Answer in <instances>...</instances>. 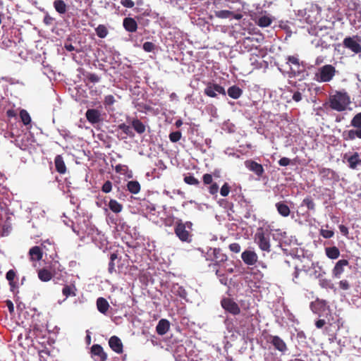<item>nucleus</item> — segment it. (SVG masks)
Instances as JSON below:
<instances>
[{"mask_svg": "<svg viewBox=\"0 0 361 361\" xmlns=\"http://www.w3.org/2000/svg\"><path fill=\"white\" fill-rule=\"evenodd\" d=\"M361 37L357 35L348 36L343 40V46L357 54L361 52Z\"/></svg>", "mask_w": 361, "mask_h": 361, "instance_id": "nucleus-5", "label": "nucleus"}, {"mask_svg": "<svg viewBox=\"0 0 361 361\" xmlns=\"http://www.w3.org/2000/svg\"><path fill=\"white\" fill-rule=\"evenodd\" d=\"M229 249L233 252L238 253L240 251V245L237 243H233L230 244Z\"/></svg>", "mask_w": 361, "mask_h": 361, "instance_id": "nucleus-56", "label": "nucleus"}, {"mask_svg": "<svg viewBox=\"0 0 361 361\" xmlns=\"http://www.w3.org/2000/svg\"><path fill=\"white\" fill-rule=\"evenodd\" d=\"M28 254L31 261H39L43 257L42 249L40 246H34L31 247Z\"/></svg>", "mask_w": 361, "mask_h": 361, "instance_id": "nucleus-19", "label": "nucleus"}, {"mask_svg": "<svg viewBox=\"0 0 361 361\" xmlns=\"http://www.w3.org/2000/svg\"><path fill=\"white\" fill-rule=\"evenodd\" d=\"M231 191V186L228 183H224L222 187L220 189V194L223 197H226L228 195Z\"/></svg>", "mask_w": 361, "mask_h": 361, "instance_id": "nucleus-46", "label": "nucleus"}, {"mask_svg": "<svg viewBox=\"0 0 361 361\" xmlns=\"http://www.w3.org/2000/svg\"><path fill=\"white\" fill-rule=\"evenodd\" d=\"M350 126L361 129V112L355 114L350 121Z\"/></svg>", "mask_w": 361, "mask_h": 361, "instance_id": "nucleus-36", "label": "nucleus"}, {"mask_svg": "<svg viewBox=\"0 0 361 361\" xmlns=\"http://www.w3.org/2000/svg\"><path fill=\"white\" fill-rule=\"evenodd\" d=\"M255 242L261 250L267 252H271L269 234H266L263 228H259L255 234Z\"/></svg>", "mask_w": 361, "mask_h": 361, "instance_id": "nucleus-4", "label": "nucleus"}, {"mask_svg": "<svg viewBox=\"0 0 361 361\" xmlns=\"http://www.w3.org/2000/svg\"><path fill=\"white\" fill-rule=\"evenodd\" d=\"M192 226L191 221L183 222L181 219H178L176 221L174 233L182 242H190L192 237L190 233L192 230Z\"/></svg>", "mask_w": 361, "mask_h": 361, "instance_id": "nucleus-2", "label": "nucleus"}, {"mask_svg": "<svg viewBox=\"0 0 361 361\" xmlns=\"http://www.w3.org/2000/svg\"><path fill=\"white\" fill-rule=\"evenodd\" d=\"M245 165L247 169L254 172L257 176H262L264 172L262 165L252 159L245 161Z\"/></svg>", "mask_w": 361, "mask_h": 361, "instance_id": "nucleus-14", "label": "nucleus"}, {"mask_svg": "<svg viewBox=\"0 0 361 361\" xmlns=\"http://www.w3.org/2000/svg\"><path fill=\"white\" fill-rule=\"evenodd\" d=\"M241 258L244 263L249 266L255 265L258 260L257 253L252 250H245L243 252Z\"/></svg>", "mask_w": 361, "mask_h": 361, "instance_id": "nucleus-12", "label": "nucleus"}, {"mask_svg": "<svg viewBox=\"0 0 361 361\" xmlns=\"http://www.w3.org/2000/svg\"><path fill=\"white\" fill-rule=\"evenodd\" d=\"M121 4L123 6L129 8H131L135 6V3L132 0H121Z\"/></svg>", "mask_w": 361, "mask_h": 361, "instance_id": "nucleus-57", "label": "nucleus"}, {"mask_svg": "<svg viewBox=\"0 0 361 361\" xmlns=\"http://www.w3.org/2000/svg\"><path fill=\"white\" fill-rule=\"evenodd\" d=\"M109 209L114 213H119L123 209V205L116 200L111 199L109 202Z\"/></svg>", "mask_w": 361, "mask_h": 361, "instance_id": "nucleus-33", "label": "nucleus"}, {"mask_svg": "<svg viewBox=\"0 0 361 361\" xmlns=\"http://www.w3.org/2000/svg\"><path fill=\"white\" fill-rule=\"evenodd\" d=\"M326 255L331 259H336L340 256V250L336 246L325 248Z\"/></svg>", "mask_w": 361, "mask_h": 361, "instance_id": "nucleus-27", "label": "nucleus"}, {"mask_svg": "<svg viewBox=\"0 0 361 361\" xmlns=\"http://www.w3.org/2000/svg\"><path fill=\"white\" fill-rule=\"evenodd\" d=\"M20 119L24 125L27 126L30 123L31 118H30V114H28V112L26 110H25V109L20 110Z\"/></svg>", "mask_w": 361, "mask_h": 361, "instance_id": "nucleus-37", "label": "nucleus"}, {"mask_svg": "<svg viewBox=\"0 0 361 361\" xmlns=\"http://www.w3.org/2000/svg\"><path fill=\"white\" fill-rule=\"evenodd\" d=\"M348 166L351 169H356L358 166H361V159L357 152L353 153L347 159Z\"/></svg>", "mask_w": 361, "mask_h": 361, "instance_id": "nucleus-23", "label": "nucleus"}, {"mask_svg": "<svg viewBox=\"0 0 361 361\" xmlns=\"http://www.w3.org/2000/svg\"><path fill=\"white\" fill-rule=\"evenodd\" d=\"M302 204L305 205L309 210H314L315 204L310 197L305 198L302 201Z\"/></svg>", "mask_w": 361, "mask_h": 361, "instance_id": "nucleus-43", "label": "nucleus"}, {"mask_svg": "<svg viewBox=\"0 0 361 361\" xmlns=\"http://www.w3.org/2000/svg\"><path fill=\"white\" fill-rule=\"evenodd\" d=\"M115 102L114 97L111 94L106 95L104 99V104L105 106H111Z\"/></svg>", "mask_w": 361, "mask_h": 361, "instance_id": "nucleus-52", "label": "nucleus"}, {"mask_svg": "<svg viewBox=\"0 0 361 361\" xmlns=\"http://www.w3.org/2000/svg\"><path fill=\"white\" fill-rule=\"evenodd\" d=\"M215 274L219 278V281L221 282V284H223V285L227 284L228 279L226 276V275L224 274V273H223L220 269H216Z\"/></svg>", "mask_w": 361, "mask_h": 361, "instance_id": "nucleus-44", "label": "nucleus"}, {"mask_svg": "<svg viewBox=\"0 0 361 361\" xmlns=\"http://www.w3.org/2000/svg\"><path fill=\"white\" fill-rule=\"evenodd\" d=\"M271 22H272V20L269 17H268L267 16H264L260 17L258 19L257 25L259 27H265L269 26L271 25Z\"/></svg>", "mask_w": 361, "mask_h": 361, "instance_id": "nucleus-35", "label": "nucleus"}, {"mask_svg": "<svg viewBox=\"0 0 361 361\" xmlns=\"http://www.w3.org/2000/svg\"><path fill=\"white\" fill-rule=\"evenodd\" d=\"M170 323L165 319H161L156 326V331L159 335H164L169 330Z\"/></svg>", "mask_w": 361, "mask_h": 361, "instance_id": "nucleus-21", "label": "nucleus"}, {"mask_svg": "<svg viewBox=\"0 0 361 361\" xmlns=\"http://www.w3.org/2000/svg\"><path fill=\"white\" fill-rule=\"evenodd\" d=\"M301 270L298 269L297 267H295V270L294 271V274H293V281L295 283H298V279L299 277V274L300 273Z\"/></svg>", "mask_w": 361, "mask_h": 361, "instance_id": "nucleus-63", "label": "nucleus"}, {"mask_svg": "<svg viewBox=\"0 0 361 361\" xmlns=\"http://www.w3.org/2000/svg\"><path fill=\"white\" fill-rule=\"evenodd\" d=\"M118 129L121 130L126 135L129 137H134V133L131 130L130 126L126 125V123H121L118 126Z\"/></svg>", "mask_w": 361, "mask_h": 361, "instance_id": "nucleus-38", "label": "nucleus"}, {"mask_svg": "<svg viewBox=\"0 0 361 361\" xmlns=\"http://www.w3.org/2000/svg\"><path fill=\"white\" fill-rule=\"evenodd\" d=\"M184 182L188 185L198 186L200 181L198 179L195 178L192 175L185 176Z\"/></svg>", "mask_w": 361, "mask_h": 361, "instance_id": "nucleus-39", "label": "nucleus"}, {"mask_svg": "<svg viewBox=\"0 0 361 361\" xmlns=\"http://www.w3.org/2000/svg\"><path fill=\"white\" fill-rule=\"evenodd\" d=\"M123 26L128 32H135L138 27L137 21L131 17H126L123 19Z\"/></svg>", "mask_w": 361, "mask_h": 361, "instance_id": "nucleus-16", "label": "nucleus"}, {"mask_svg": "<svg viewBox=\"0 0 361 361\" xmlns=\"http://www.w3.org/2000/svg\"><path fill=\"white\" fill-rule=\"evenodd\" d=\"M92 356L95 357V361H106L107 355L103 348L99 344H94L91 347Z\"/></svg>", "mask_w": 361, "mask_h": 361, "instance_id": "nucleus-13", "label": "nucleus"}, {"mask_svg": "<svg viewBox=\"0 0 361 361\" xmlns=\"http://www.w3.org/2000/svg\"><path fill=\"white\" fill-rule=\"evenodd\" d=\"M142 48L146 52H152L155 49V44L151 42H146L143 44Z\"/></svg>", "mask_w": 361, "mask_h": 361, "instance_id": "nucleus-50", "label": "nucleus"}, {"mask_svg": "<svg viewBox=\"0 0 361 361\" xmlns=\"http://www.w3.org/2000/svg\"><path fill=\"white\" fill-rule=\"evenodd\" d=\"M86 80L90 82H98L100 80V78L95 73H88L85 75Z\"/></svg>", "mask_w": 361, "mask_h": 361, "instance_id": "nucleus-47", "label": "nucleus"}, {"mask_svg": "<svg viewBox=\"0 0 361 361\" xmlns=\"http://www.w3.org/2000/svg\"><path fill=\"white\" fill-rule=\"evenodd\" d=\"M348 261L347 259H340L334 266L333 270H332V274L335 278L339 279L341 277V275L344 271V267L348 265Z\"/></svg>", "mask_w": 361, "mask_h": 361, "instance_id": "nucleus-17", "label": "nucleus"}, {"mask_svg": "<svg viewBox=\"0 0 361 361\" xmlns=\"http://www.w3.org/2000/svg\"><path fill=\"white\" fill-rule=\"evenodd\" d=\"M40 247L42 249L43 255L49 256V258L54 259L57 257V252L55 245L49 240L43 241Z\"/></svg>", "mask_w": 361, "mask_h": 361, "instance_id": "nucleus-9", "label": "nucleus"}, {"mask_svg": "<svg viewBox=\"0 0 361 361\" xmlns=\"http://www.w3.org/2000/svg\"><path fill=\"white\" fill-rule=\"evenodd\" d=\"M203 183L204 185H211L213 183L212 176L209 173H205L202 176Z\"/></svg>", "mask_w": 361, "mask_h": 361, "instance_id": "nucleus-54", "label": "nucleus"}, {"mask_svg": "<svg viewBox=\"0 0 361 361\" xmlns=\"http://www.w3.org/2000/svg\"><path fill=\"white\" fill-rule=\"evenodd\" d=\"M339 230L341 231V233L343 235H348V227H346L344 225H340L339 226Z\"/></svg>", "mask_w": 361, "mask_h": 361, "instance_id": "nucleus-64", "label": "nucleus"}, {"mask_svg": "<svg viewBox=\"0 0 361 361\" xmlns=\"http://www.w3.org/2000/svg\"><path fill=\"white\" fill-rule=\"evenodd\" d=\"M319 285L324 288H333L334 286L331 281L327 279H319Z\"/></svg>", "mask_w": 361, "mask_h": 361, "instance_id": "nucleus-48", "label": "nucleus"}, {"mask_svg": "<svg viewBox=\"0 0 361 361\" xmlns=\"http://www.w3.org/2000/svg\"><path fill=\"white\" fill-rule=\"evenodd\" d=\"M16 276V273L14 270L10 269L6 274V279L8 281L9 286L11 290L17 287L16 282L14 281V279Z\"/></svg>", "mask_w": 361, "mask_h": 361, "instance_id": "nucleus-31", "label": "nucleus"}, {"mask_svg": "<svg viewBox=\"0 0 361 361\" xmlns=\"http://www.w3.org/2000/svg\"><path fill=\"white\" fill-rule=\"evenodd\" d=\"M288 61L292 64L295 65V66H300L299 59L294 56H289L288 57Z\"/></svg>", "mask_w": 361, "mask_h": 361, "instance_id": "nucleus-59", "label": "nucleus"}, {"mask_svg": "<svg viewBox=\"0 0 361 361\" xmlns=\"http://www.w3.org/2000/svg\"><path fill=\"white\" fill-rule=\"evenodd\" d=\"M278 163L281 166H287L290 164V159L287 157H282L279 160Z\"/></svg>", "mask_w": 361, "mask_h": 361, "instance_id": "nucleus-58", "label": "nucleus"}, {"mask_svg": "<svg viewBox=\"0 0 361 361\" xmlns=\"http://www.w3.org/2000/svg\"><path fill=\"white\" fill-rule=\"evenodd\" d=\"M117 258H118V255L116 253L111 254L110 262L109 263V267H108V271L110 274H112L113 272L116 271L114 260H116Z\"/></svg>", "mask_w": 361, "mask_h": 361, "instance_id": "nucleus-41", "label": "nucleus"}, {"mask_svg": "<svg viewBox=\"0 0 361 361\" xmlns=\"http://www.w3.org/2000/svg\"><path fill=\"white\" fill-rule=\"evenodd\" d=\"M351 103L349 94L345 90H336L329 94L328 102L329 108L338 112L345 111Z\"/></svg>", "mask_w": 361, "mask_h": 361, "instance_id": "nucleus-1", "label": "nucleus"}, {"mask_svg": "<svg viewBox=\"0 0 361 361\" xmlns=\"http://www.w3.org/2000/svg\"><path fill=\"white\" fill-rule=\"evenodd\" d=\"M339 287L342 290H348L350 288L349 283L347 280H342L339 282Z\"/></svg>", "mask_w": 361, "mask_h": 361, "instance_id": "nucleus-60", "label": "nucleus"}, {"mask_svg": "<svg viewBox=\"0 0 361 361\" xmlns=\"http://www.w3.org/2000/svg\"><path fill=\"white\" fill-rule=\"evenodd\" d=\"M127 189L132 194H137L140 191L141 186L138 181L130 180L127 183Z\"/></svg>", "mask_w": 361, "mask_h": 361, "instance_id": "nucleus-29", "label": "nucleus"}, {"mask_svg": "<svg viewBox=\"0 0 361 361\" xmlns=\"http://www.w3.org/2000/svg\"><path fill=\"white\" fill-rule=\"evenodd\" d=\"M267 341L271 343L274 348L281 353H285L288 349L286 343L278 336L270 335Z\"/></svg>", "mask_w": 361, "mask_h": 361, "instance_id": "nucleus-11", "label": "nucleus"}, {"mask_svg": "<svg viewBox=\"0 0 361 361\" xmlns=\"http://www.w3.org/2000/svg\"><path fill=\"white\" fill-rule=\"evenodd\" d=\"M342 137L345 141L354 140L355 138L361 139V129L345 130L342 133Z\"/></svg>", "mask_w": 361, "mask_h": 361, "instance_id": "nucleus-15", "label": "nucleus"}, {"mask_svg": "<svg viewBox=\"0 0 361 361\" xmlns=\"http://www.w3.org/2000/svg\"><path fill=\"white\" fill-rule=\"evenodd\" d=\"M12 227L8 224H4L0 226V234L1 236H7L10 234Z\"/></svg>", "mask_w": 361, "mask_h": 361, "instance_id": "nucleus-40", "label": "nucleus"}, {"mask_svg": "<svg viewBox=\"0 0 361 361\" xmlns=\"http://www.w3.org/2000/svg\"><path fill=\"white\" fill-rule=\"evenodd\" d=\"M228 96L234 99L240 98L243 94V90L237 85L231 86L227 91Z\"/></svg>", "mask_w": 361, "mask_h": 361, "instance_id": "nucleus-26", "label": "nucleus"}, {"mask_svg": "<svg viewBox=\"0 0 361 361\" xmlns=\"http://www.w3.org/2000/svg\"><path fill=\"white\" fill-rule=\"evenodd\" d=\"M221 305L225 311L233 315H238L240 312V309L238 305L230 298H223L221 301Z\"/></svg>", "mask_w": 361, "mask_h": 361, "instance_id": "nucleus-8", "label": "nucleus"}, {"mask_svg": "<svg viewBox=\"0 0 361 361\" xmlns=\"http://www.w3.org/2000/svg\"><path fill=\"white\" fill-rule=\"evenodd\" d=\"M85 117L89 123L92 125L100 123L102 121V114L96 109H89L85 113Z\"/></svg>", "mask_w": 361, "mask_h": 361, "instance_id": "nucleus-10", "label": "nucleus"}, {"mask_svg": "<svg viewBox=\"0 0 361 361\" xmlns=\"http://www.w3.org/2000/svg\"><path fill=\"white\" fill-rule=\"evenodd\" d=\"M319 233L323 238H326V239L331 238L334 235V232L333 231L326 230V229H323V228H322L319 231Z\"/></svg>", "mask_w": 361, "mask_h": 361, "instance_id": "nucleus-49", "label": "nucleus"}, {"mask_svg": "<svg viewBox=\"0 0 361 361\" xmlns=\"http://www.w3.org/2000/svg\"><path fill=\"white\" fill-rule=\"evenodd\" d=\"M55 10L60 14H64L66 12V4L63 0H55L54 1Z\"/></svg>", "mask_w": 361, "mask_h": 361, "instance_id": "nucleus-32", "label": "nucleus"}, {"mask_svg": "<svg viewBox=\"0 0 361 361\" xmlns=\"http://www.w3.org/2000/svg\"><path fill=\"white\" fill-rule=\"evenodd\" d=\"M97 35L100 38H104L108 35V30L104 25H99L95 29Z\"/></svg>", "mask_w": 361, "mask_h": 361, "instance_id": "nucleus-34", "label": "nucleus"}, {"mask_svg": "<svg viewBox=\"0 0 361 361\" xmlns=\"http://www.w3.org/2000/svg\"><path fill=\"white\" fill-rule=\"evenodd\" d=\"M112 190V183L110 180H106L102 187V191L104 193H109Z\"/></svg>", "mask_w": 361, "mask_h": 361, "instance_id": "nucleus-51", "label": "nucleus"}, {"mask_svg": "<svg viewBox=\"0 0 361 361\" xmlns=\"http://www.w3.org/2000/svg\"><path fill=\"white\" fill-rule=\"evenodd\" d=\"M219 191V185L216 183H213L209 187V192L212 195H216Z\"/></svg>", "mask_w": 361, "mask_h": 361, "instance_id": "nucleus-53", "label": "nucleus"}, {"mask_svg": "<svg viewBox=\"0 0 361 361\" xmlns=\"http://www.w3.org/2000/svg\"><path fill=\"white\" fill-rule=\"evenodd\" d=\"M292 98L295 102H299L302 100V94L299 91H296L293 92Z\"/></svg>", "mask_w": 361, "mask_h": 361, "instance_id": "nucleus-61", "label": "nucleus"}, {"mask_svg": "<svg viewBox=\"0 0 361 361\" xmlns=\"http://www.w3.org/2000/svg\"><path fill=\"white\" fill-rule=\"evenodd\" d=\"M133 129L138 133L142 134L145 132V126L137 118L133 119L131 123Z\"/></svg>", "mask_w": 361, "mask_h": 361, "instance_id": "nucleus-30", "label": "nucleus"}, {"mask_svg": "<svg viewBox=\"0 0 361 361\" xmlns=\"http://www.w3.org/2000/svg\"><path fill=\"white\" fill-rule=\"evenodd\" d=\"M233 15V12L228 10H221L215 12V16L219 18H228Z\"/></svg>", "mask_w": 361, "mask_h": 361, "instance_id": "nucleus-42", "label": "nucleus"}, {"mask_svg": "<svg viewBox=\"0 0 361 361\" xmlns=\"http://www.w3.org/2000/svg\"><path fill=\"white\" fill-rule=\"evenodd\" d=\"M176 293L178 296H180L181 298L185 299L188 293L185 288L182 286H179L176 290Z\"/></svg>", "mask_w": 361, "mask_h": 361, "instance_id": "nucleus-55", "label": "nucleus"}, {"mask_svg": "<svg viewBox=\"0 0 361 361\" xmlns=\"http://www.w3.org/2000/svg\"><path fill=\"white\" fill-rule=\"evenodd\" d=\"M37 275L39 279L43 282H48L53 277L52 273L47 268L39 269L37 271Z\"/></svg>", "mask_w": 361, "mask_h": 361, "instance_id": "nucleus-24", "label": "nucleus"}, {"mask_svg": "<svg viewBox=\"0 0 361 361\" xmlns=\"http://www.w3.org/2000/svg\"><path fill=\"white\" fill-rule=\"evenodd\" d=\"M205 95L209 97H216L217 94L226 96V92L224 87L219 84L209 82L204 90Z\"/></svg>", "mask_w": 361, "mask_h": 361, "instance_id": "nucleus-7", "label": "nucleus"}, {"mask_svg": "<svg viewBox=\"0 0 361 361\" xmlns=\"http://www.w3.org/2000/svg\"><path fill=\"white\" fill-rule=\"evenodd\" d=\"M6 307L8 309L10 313H13L14 312V305L11 300H7L6 301Z\"/></svg>", "mask_w": 361, "mask_h": 361, "instance_id": "nucleus-62", "label": "nucleus"}, {"mask_svg": "<svg viewBox=\"0 0 361 361\" xmlns=\"http://www.w3.org/2000/svg\"><path fill=\"white\" fill-rule=\"evenodd\" d=\"M97 307L99 312L105 314L109 308V304L105 298L100 297L97 300Z\"/></svg>", "mask_w": 361, "mask_h": 361, "instance_id": "nucleus-25", "label": "nucleus"}, {"mask_svg": "<svg viewBox=\"0 0 361 361\" xmlns=\"http://www.w3.org/2000/svg\"><path fill=\"white\" fill-rule=\"evenodd\" d=\"M109 345L115 353L118 354L123 353V343L116 336H113L109 338Z\"/></svg>", "mask_w": 361, "mask_h": 361, "instance_id": "nucleus-18", "label": "nucleus"}, {"mask_svg": "<svg viewBox=\"0 0 361 361\" xmlns=\"http://www.w3.org/2000/svg\"><path fill=\"white\" fill-rule=\"evenodd\" d=\"M76 291L77 288L75 285H65L62 289V294L67 298L70 296H75Z\"/></svg>", "mask_w": 361, "mask_h": 361, "instance_id": "nucleus-28", "label": "nucleus"}, {"mask_svg": "<svg viewBox=\"0 0 361 361\" xmlns=\"http://www.w3.org/2000/svg\"><path fill=\"white\" fill-rule=\"evenodd\" d=\"M54 164L56 170L58 173L60 174L66 173L67 169L61 155L59 154L56 156L54 159Z\"/></svg>", "mask_w": 361, "mask_h": 361, "instance_id": "nucleus-22", "label": "nucleus"}, {"mask_svg": "<svg viewBox=\"0 0 361 361\" xmlns=\"http://www.w3.org/2000/svg\"><path fill=\"white\" fill-rule=\"evenodd\" d=\"M182 133L180 131L172 132L169 134V139L172 142H177L181 138Z\"/></svg>", "mask_w": 361, "mask_h": 361, "instance_id": "nucleus-45", "label": "nucleus"}, {"mask_svg": "<svg viewBox=\"0 0 361 361\" xmlns=\"http://www.w3.org/2000/svg\"><path fill=\"white\" fill-rule=\"evenodd\" d=\"M278 213L283 217H288L290 214L288 205L283 201L276 202L275 204Z\"/></svg>", "mask_w": 361, "mask_h": 361, "instance_id": "nucleus-20", "label": "nucleus"}, {"mask_svg": "<svg viewBox=\"0 0 361 361\" xmlns=\"http://www.w3.org/2000/svg\"><path fill=\"white\" fill-rule=\"evenodd\" d=\"M336 73V68L331 64L322 66L318 69L315 74L317 81L320 82H327L331 81Z\"/></svg>", "mask_w": 361, "mask_h": 361, "instance_id": "nucleus-3", "label": "nucleus"}, {"mask_svg": "<svg viewBox=\"0 0 361 361\" xmlns=\"http://www.w3.org/2000/svg\"><path fill=\"white\" fill-rule=\"evenodd\" d=\"M207 260L222 264L228 260V257L220 248H209L207 252Z\"/></svg>", "mask_w": 361, "mask_h": 361, "instance_id": "nucleus-6", "label": "nucleus"}]
</instances>
